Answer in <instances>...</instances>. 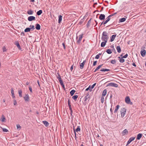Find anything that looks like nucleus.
<instances>
[{
	"label": "nucleus",
	"mask_w": 146,
	"mask_h": 146,
	"mask_svg": "<svg viewBox=\"0 0 146 146\" xmlns=\"http://www.w3.org/2000/svg\"><path fill=\"white\" fill-rule=\"evenodd\" d=\"M31 29L29 28H27L25 30V32H29L31 31Z\"/></svg>",
	"instance_id": "72a5a7b5"
},
{
	"label": "nucleus",
	"mask_w": 146,
	"mask_h": 146,
	"mask_svg": "<svg viewBox=\"0 0 146 146\" xmlns=\"http://www.w3.org/2000/svg\"><path fill=\"white\" fill-rule=\"evenodd\" d=\"M29 27L30 29H31V30L32 29V31H33V30H34L35 29V27L34 25H30L29 26Z\"/></svg>",
	"instance_id": "a19ab883"
},
{
	"label": "nucleus",
	"mask_w": 146,
	"mask_h": 146,
	"mask_svg": "<svg viewBox=\"0 0 146 146\" xmlns=\"http://www.w3.org/2000/svg\"><path fill=\"white\" fill-rule=\"evenodd\" d=\"M76 92V91L74 90H71L70 93V95L71 96H73L74 94V93Z\"/></svg>",
	"instance_id": "c85d7f7f"
},
{
	"label": "nucleus",
	"mask_w": 146,
	"mask_h": 146,
	"mask_svg": "<svg viewBox=\"0 0 146 146\" xmlns=\"http://www.w3.org/2000/svg\"><path fill=\"white\" fill-rule=\"evenodd\" d=\"M128 55L127 54H126L124 56H123L122 58H126L128 56Z\"/></svg>",
	"instance_id": "5fc2aeb1"
},
{
	"label": "nucleus",
	"mask_w": 146,
	"mask_h": 146,
	"mask_svg": "<svg viewBox=\"0 0 146 146\" xmlns=\"http://www.w3.org/2000/svg\"><path fill=\"white\" fill-rule=\"evenodd\" d=\"M107 41H106V40L105 41H104L102 42L101 44V46L102 47H104L105 46L106 43H107Z\"/></svg>",
	"instance_id": "b1692460"
},
{
	"label": "nucleus",
	"mask_w": 146,
	"mask_h": 146,
	"mask_svg": "<svg viewBox=\"0 0 146 146\" xmlns=\"http://www.w3.org/2000/svg\"><path fill=\"white\" fill-rule=\"evenodd\" d=\"M42 123L44 124L46 127H48L49 125V123L47 121H42Z\"/></svg>",
	"instance_id": "f3484780"
},
{
	"label": "nucleus",
	"mask_w": 146,
	"mask_h": 146,
	"mask_svg": "<svg viewBox=\"0 0 146 146\" xmlns=\"http://www.w3.org/2000/svg\"><path fill=\"white\" fill-rule=\"evenodd\" d=\"M83 34L80 35L79 36V38L78 40H77V42L78 44H79L81 42V41L82 38Z\"/></svg>",
	"instance_id": "9d476101"
},
{
	"label": "nucleus",
	"mask_w": 146,
	"mask_h": 146,
	"mask_svg": "<svg viewBox=\"0 0 146 146\" xmlns=\"http://www.w3.org/2000/svg\"><path fill=\"white\" fill-rule=\"evenodd\" d=\"M22 35L23 36H25V33H24L23 32L21 33V35Z\"/></svg>",
	"instance_id": "69168bd1"
},
{
	"label": "nucleus",
	"mask_w": 146,
	"mask_h": 146,
	"mask_svg": "<svg viewBox=\"0 0 146 146\" xmlns=\"http://www.w3.org/2000/svg\"><path fill=\"white\" fill-rule=\"evenodd\" d=\"M80 126H78L77 128L75 129V132L76 131L78 132L80 131Z\"/></svg>",
	"instance_id": "2f4dec72"
},
{
	"label": "nucleus",
	"mask_w": 146,
	"mask_h": 146,
	"mask_svg": "<svg viewBox=\"0 0 146 146\" xmlns=\"http://www.w3.org/2000/svg\"><path fill=\"white\" fill-rule=\"evenodd\" d=\"M33 11L31 10H29L27 11V14L29 15H33Z\"/></svg>",
	"instance_id": "cd10ccee"
},
{
	"label": "nucleus",
	"mask_w": 146,
	"mask_h": 146,
	"mask_svg": "<svg viewBox=\"0 0 146 146\" xmlns=\"http://www.w3.org/2000/svg\"><path fill=\"white\" fill-rule=\"evenodd\" d=\"M86 62V60H85L83 61V62H82L81 64H80V68L81 69H82L83 68L84 64H85Z\"/></svg>",
	"instance_id": "9b49d317"
},
{
	"label": "nucleus",
	"mask_w": 146,
	"mask_h": 146,
	"mask_svg": "<svg viewBox=\"0 0 146 146\" xmlns=\"http://www.w3.org/2000/svg\"><path fill=\"white\" fill-rule=\"evenodd\" d=\"M29 89L30 90V91L31 93H33L32 92V88L31 86H29Z\"/></svg>",
	"instance_id": "de8ad7c7"
},
{
	"label": "nucleus",
	"mask_w": 146,
	"mask_h": 146,
	"mask_svg": "<svg viewBox=\"0 0 146 146\" xmlns=\"http://www.w3.org/2000/svg\"><path fill=\"white\" fill-rule=\"evenodd\" d=\"M96 83H94V84H93L91 86V89H93L94 87V86H96Z\"/></svg>",
	"instance_id": "8fccbe9b"
},
{
	"label": "nucleus",
	"mask_w": 146,
	"mask_h": 146,
	"mask_svg": "<svg viewBox=\"0 0 146 146\" xmlns=\"http://www.w3.org/2000/svg\"><path fill=\"white\" fill-rule=\"evenodd\" d=\"M120 107V106L119 105H117V106L115 107V109L114 111V113H117V111L119 109V108Z\"/></svg>",
	"instance_id": "2eb2a0df"
},
{
	"label": "nucleus",
	"mask_w": 146,
	"mask_h": 146,
	"mask_svg": "<svg viewBox=\"0 0 146 146\" xmlns=\"http://www.w3.org/2000/svg\"><path fill=\"white\" fill-rule=\"evenodd\" d=\"M110 112H111V114H113V111L112 110V108H110Z\"/></svg>",
	"instance_id": "338daca9"
},
{
	"label": "nucleus",
	"mask_w": 146,
	"mask_h": 146,
	"mask_svg": "<svg viewBox=\"0 0 146 146\" xmlns=\"http://www.w3.org/2000/svg\"><path fill=\"white\" fill-rule=\"evenodd\" d=\"M105 16L104 14H101L99 17V19L101 20H104L105 19Z\"/></svg>",
	"instance_id": "1a4fd4ad"
},
{
	"label": "nucleus",
	"mask_w": 146,
	"mask_h": 146,
	"mask_svg": "<svg viewBox=\"0 0 146 146\" xmlns=\"http://www.w3.org/2000/svg\"><path fill=\"white\" fill-rule=\"evenodd\" d=\"M118 58L120 59L119 61L121 63H123L124 62L125 60L123 59V58H122V57L121 58L120 56H119Z\"/></svg>",
	"instance_id": "5701e85b"
},
{
	"label": "nucleus",
	"mask_w": 146,
	"mask_h": 146,
	"mask_svg": "<svg viewBox=\"0 0 146 146\" xmlns=\"http://www.w3.org/2000/svg\"><path fill=\"white\" fill-rule=\"evenodd\" d=\"M11 94L12 95H14V91L13 88H11Z\"/></svg>",
	"instance_id": "09e8293b"
},
{
	"label": "nucleus",
	"mask_w": 146,
	"mask_h": 146,
	"mask_svg": "<svg viewBox=\"0 0 146 146\" xmlns=\"http://www.w3.org/2000/svg\"><path fill=\"white\" fill-rule=\"evenodd\" d=\"M24 98L25 102H29L30 100L29 96L28 94H26Z\"/></svg>",
	"instance_id": "423d86ee"
},
{
	"label": "nucleus",
	"mask_w": 146,
	"mask_h": 146,
	"mask_svg": "<svg viewBox=\"0 0 146 146\" xmlns=\"http://www.w3.org/2000/svg\"><path fill=\"white\" fill-rule=\"evenodd\" d=\"M110 70V69H107L104 68H102L100 70V71H102V72H103V71H109Z\"/></svg>",
	"instance_id": "473e14b6"
},
{
	"label": "nucleus",
	"mask_w": 146,
	"mask_h": 146,
	"mask_svg": "<svg viewBox=\"0 0 146 146\" xmlns=\"http://www.w3.org/2000/svg\"><path fill=\"white\" fill-rule=\"evenodd\" d=\"M35 28L37 30H40V25L38 23L36 24L35 25Z\"/></svg>",
	"instance_id": "dca6fc26"
},
{
	"label": "nucleus",
	"mask_w": 146,
	"mask_h": 146,
	"mask_svg": "<svg viewBox=\"0 0 146 146\" xmlns=\"http://www.w3.org/2000/svg\"><path fill=\"white\" fill-rule=\"evenodd\" d=\"M111 50L110 49H108L106 51V52L108 54H111L112 53V52L111 51Z\"/></svg>",
	"instance_id": "f704fd0d"
},
{
	"label": "nucleus",
	"mask_w": 146,
	"mask_h": 146,
	"mask_svg": "<svg viewBox=\"0 0 146 146\" xmlns=\"http://www.w3.org/2000/svg\"><path fill=\"white\" fill-rule=\"evenodd\" d=\"M100 56L98 54L95 57V58L96 59H98L99 58Z\"/></svg>",
	"instance_id": "bf43d9fd"
},
{
	"label": "nucleus",
	"mask_w": 146,
	"mask_h": 146,
	"mask_svg": "<svg viewBox=\"0 0 146 146\" xmlns=\"http://www.w3.org/2000/svg\"><path fill=\"white\" fill-rule=\"evenodd\" d=\"M0 127L2 129V130H3V132H7L8 131V130L7 129H6V128H2L0 126Z\"/></svg>",
	"instance_id": "4c0bfd02"
},
{
	"label": "nucleus",
	"mask_w": 146,
	"mask_h": 146,
	"mask_svg": "<svg viewBox=\"0 0 146 146\" xmlns=\"http://www.w3.org/2000/svg\"><path fill=\"white\" fill-rule=\"evenodd\" d=\"M62 16L61 15H60L58 16V23H60L62 21Z\"/></svg>",
	"instance_id": "393cba45"
},
{
	"label": "nucleus",
	"mask_w": 146,
	"mask_h": 146,
	"mask_svg": "<svg viewBox=\"0 0 146 146\" xmlns=\"http://www.w3.org/2000/svg\"><path fill=\"white\" fill-rule=\"evenodd\" d=\"M126 109L124 108H121L120 110V112L121 114V117L123 118L125 116L126 113Z\"/></svg>",
	"instance_id": "f257e3e1"
},
{
	"label": "nucleus",
	"mask_w": 146,
	"mask_h": 146,
	"mask_svg": "<svg viewBox=\"0 0 146 146\" xmlns=\"http://www.w3.org/2000/svg\"><path fill=\"white\" fill-rule=\"evenodd\" d=\"M62 86V87L63 88V89L64 90H65V86H64V84H63L62 85H61Z\"/></svg>",
	"instance_id": "e2e57ef3"
},
{
	"label": "nucleus",
	"mask_w": 146,
	"mask_h": 146,
	"mask_svg": "<svg viewBox=\"0 0 146 146\" xmlns=\"http://www.w3.org/2000/svg\"><path fill=\"white\" fill-rule=\"evenodd\" d=\"M68 104H71L70 100L69 99L68 100Z\"/></svg>",
	"instance_id": "774afa93"
},
{
	"label": "nucleus",
	"mask_w": 146,
	"mask_h": 146,
	"mask_svg": "<svg viewBox=\"0 0 146 146\" xmlns=\"http://www.w3.org/2000/svg\"><path fill=\"white\" fill-rule=\"evenodd\" d=\"M17 129H19V128L20 129H21V127L20 125L19 124L17 125Z\"/></svg>",
	"instance_id": "4d7b16f0"
},
{
	"label": "nucleus",
	"mask_w": 146,
	"mask_h": 146,
	"mask_svg": "<svg viewBox=\"0 0 146 146\" xmlns=\"http://www.w3.org/2000/svg\"><path fill=\"white\" fill-rule=\"evenodd\" d=\"M116 14H117V13H115L113 14L110 15H109V16H110V17H111L113 16H114Z\"/></svg>",
	"instance_id": "13d9d810"
},
{
	"label": "nucleus",
	"mask_w": 146,
	"mask_h": 146,
	"mask_svg": "<svg viewBox=\"0 0 146 146\" xmlns=\"http://www.w3.org/2000/svg\"><path fill=\"white\" fill-rule=\"evenodd\" d=\"M88 94L87 96L84 97V101H86L88 98H89V96L88 93H87Z\"/></svg>",
	"instance_id": "e433bc0d"
},
{
	"label": "nucleus",
	"mask_w": 146,
	"mask_h": 146,
	"mask_svg": "<svg viewBox=\"0 0 146 146\" xmlns=\"http://www.w3.org/2000/svg\"><path fill=\"white\" fill-rule=\"evenodd\" d=\"M28 20L29 21H31L36 20L35 17L33 16H30L28 17Z\"/></svg>",
	"instance_id": "20e7f679"
},
{
	"label": "nucleus",
	"mask_w": 146,
	"mask_h": 146,
	"mask_svg": "<svg viewBox=\"0 0 146 146\" xmlns=\"http://www.w3.org/2000/svg\"><path fill=\"white\" fill-rule=\"evenodd\" d=\"M59 80V82H60V84L61 85H62V84H64L63 83V82L62 81V79L60 80Z\"/></svg>",
	"instance_id": "864d4df0"
},
{
	"label": "nucleus",
	"mask_w": 146,
	"mask_h": 146,
	"mask_svg": "<svg viewBox=\"0 0 146 146\" xmlns=\"http://www.w3.org/2000/svg\"><path fill=\"white\" fill-rule=\"evenodd\" d=\"M116 36V35H112L111 37H110L111 38L110 41L112 42L114 41Z\"/></svg>",
	"instance_id": "4468645a"
},
{
	"label": "nucleus",
	"mask_w": 146,
	"mask_h": 146,
	"mask_svg": "<svg viewBox=\"0 0 146 146\" xmlns=\"http://www.w3.org/2000/svg\"><path fill=\"white\" fill-rule=\"evenodd\" d=\"M141 54L142 57H144L146 54V50H141Z\"/></svg>",
	"instance_id": "f8f14e48"
},
{
	"label": "nucleus",
	"mask_w": 146,
	"mask_h": 146,
	"mask_svg": "<svg viewBox=\"0 0 146 146\" xmlns=\"http://www.w3.org/2000/svg\"><path fill=\"white\" fill-rule=\"evenodd\" d=\"M116 49L117 50V52L118 53H120L121 51V50L120 46H117L116 47Z\"/></svg>",
	"instance_id": "a878e982"
},
{
	"label": "nucleus",
	"mask_w": 146,
	"mask_h": 146,
	"mask_svg": "<svg viewBox=\"0 0 146 146\" xmlns=\"http://www.w3.org/2000/svg\"><path fill=\"white\" fill-rule=\"evenodd\" d=\"M116 61L115 60H112L111 61V63L113 64H114L116 63Z\"/></svg>",
	"instance_id": "a18cd8bd"
},
{
	"label": "nucleus",
	"mask_w": 146,
	"mask_h": 146,
	"mask_svg": "<svg viewBox=\"0 0 146 146\" xmlns=\"http://www.w3.org/2000/svg\"><path fill=\"white\" fill-rule=\"evenodd\" d=\"M110 16H108V17L107 18V20L108 21H109L110 20Z\"/></svg>",
	"instance_id": "680f3d73"
},
{
	"label": "nucleus",
	"mask_w": 146,
	"mask_h": 146,
	"mask_svg": "<svg viewBox=\"0 0 146 146\" xmlns=\"http://www.w3.org/2000/svg\"><path fill=\"white\" fill-rule=\"evenodd\" d=\"M6 118L5 116L2 115L1 116V117L0 119V121L2 122H5L6 121Z\"/></svg>",
	"instance_id": "ddd939ff"
},
{
	"label": "nucleus",
	"mask_w": 146,
	"mask_h": 146,
	"mask_svg": "<svg viewBox=\"0 0 146 146\" xmlns=\"http://www.w3.org/2000/svg\"><path fill=\"white\" fill-rule=\"evenodd\" d=\"M91 87L90 86H89L86 89L85 91H88L89 90L90 91H91L92 90V89H91Z\"/></svg>",
	"instance_id": "37998d69"
},
{
	"label": "nucleus",
	"mask_w": 146,
	"mask_h": 146,
	"mask_svg": "<svg viewBox=\"0 0 146 146\" xmlns=\"http://www.w3.org/2000/svg\"><path fill=\"white\" fill-rule=\"evenodd\" d=\"M128 133V131L127 129H124L121 133L123 135H124L126 134H127Z\"/></svg>",
	"instance_id": "6ab92c4d"
},
{
	"label": "nucleus",
	"mask_w": 146,
	"mask_h": 146,
	"mask_svg": "<svg viewBox=\"0 0 146 146\" xmlns=\"http://www.w3.org/2000/svg\"><path fill=\"white\" fill-rule=\"evenodd\" d=\"M125 101L126 103L131 105L133 104V102H131L130 98L129 96H127L125 98Z\"/></svg>",
	"instance_id": "f03ea898"
},
{
	"label": "nucleus",
	"mask_w": 146,
	"mask_h": 146,
	"mask_svg": "<svg viewBox=\"0 0 146 146\" xmlns=\"http://www.w3.org/2000/svg\"><path fill=\"white\" fill-rule=\"evenodd\" d=\"M97 61H94L93 62V66H96L97 64Z\"/></svg>",
	"instance_id": "603ef678"
},
{
	"label": "nucleus",
	"mask_w": 146,
	"mask_h": 146,
	"mask_svg": "<svg viewBox=\"0 0 146 146\" xmlns=\"http://www.w3.org/2000/svg\"><path fill=\"white\" fill-rule=\"evenodd\" d=\"M3 52H5L7 51L6 47L4 46L3 48Z\"/></svg>",
	"instance_id": "49530a36"
},
{
	"label": "nucleus",
	"mask_w": 146,
	"mask_h": 146,
	"mask_svg": "<svg viewBox=\"0 0 146 146\" xmlns=\"http://www.w3.org/2000/svg\"><path fill=\"white\" fill-rule=\"evenodd\" d=\"M109 38H105L103 36H102L101 38V39L102 41H105L106 40V41H107L108 39Z\"/></svg>",
	"instance_id": "c9c22d12"
},
{
	"label": "nucleus",
	"mask_w": 146,
	"mask_h": 146,
	"mask_svg": "<svg viewBox=\"0 0 146 146\" xmlns=\"http://www.w3.org/2000/svg\"><path fill=\"white\" fill-rule=\"evenodd\" d=\"M57 74H58V76H57V78L58 80L62 79L61 76H60V75L59 74V73L58 72Z\"/></svg>",
	"instance_id": "ea45409f"
},
{
	"label": "nucleus",
	"mask_w": 146,
	"mask_h": 146,
	"mask_svg": "<svg viewBox=\"0 0 146 146\" xmlns=\"http://www.w3.org/2000/svg\"><path fill=\"white\" fill-rule=\"evenodd\" d=\"M142 136V134L141 133H139L137 135V139L139 140L140 139Z\"/></svg>",
	"instance_id": "a211bd4d"
},
{
	"label": "nucleus",
	"mask_w": 146,
	"mask_h": 146,
	"mask_svg": "<svg viewBox=\"0 0 146 146\" xmlns=\"http://www.w3.org/2000/svg\"><path fill=\"white\" fill-rule=\"evenodd\" d=\"M92 19L91 18L88 21V22L87 23V24H86V26L87 27H89L90 26V24L91 23V21Z\"/></svg>",
	"instance_id": "c756f323"
},
{
	"label": "nucleus",
	"mask_w": 146,
	"mask_h": 146,
	"mask_svg": "<svg viewBox=\"0 0 146 146\" xmlns=\"http://www.w3.org/2000/svg\"><path fill=\"white\" fill-rule=\"evenodd\" d=\"M78 98V96L77 95H74L72 96V98L74 100L76 101V100Z\"/></svg>",
	"instance_id": "58836bf2"
},
{
	"label": "nucleus",
	"mask_w": 146,
	"mask_h": 146,
	"mask_svg": "<svg viewBox=\"0 0 146 146\" xmlns=\"http://www.w3.org/2000/svg\"><path fill=\"white\" fill-rule=\"evenodd\" d=\"M113 86L114 87L116 88H117L118 87V85L117 84L113 82H111L109 83L107 85V86Z\"/></svg>",
	"instance_id": "7ed1b4c3"
},
{
	"label": "nucleus",
	"mask_w": 146,
	"mask_h": 146,
	"mask_svg": "<svg viewBox=\"0 0 146 146\" xmlns=\"http://www.w3.org/2000/svg\"><path fill=\"white\" fill-rule=\"evenodd\" d=\"M107 93V90L105 89L103 91L102 93V96L104 97L105 96Z\"/></svg>",
	"instance_id": "aec40b11"
},
{
	"label": "nucleus",
	"mask_w": 146,
	"mask_h": 146,
	"mask_svg": "<svg viewBox=\"0 0 146 146\" xmlns=\"http://www.w3.org/2000/svg\"><path fill=\"white\" fill-rule=\"evenodd\" d=\"M18 93L20 97H22V92L21 90H19L18 91Z\"/></svg>",
	"instance_id": "4be33fe9"
},
{
	"label": "nucleus",
	"mask_w": 146,
	"mask_h": 146,
	"mask_svg": "<svg viewBox=\"0 0 146 146\" xmlns=\"http://www.w3.org/2000/svg\"><path fill=\"white\" fill-rule=\"evenodd\" d=\"M42 13V10H40L38 11L36 13V14L37 15L39 16L41 15Z\"/></svg>",
	"instance_id": "bb28decb"
},
{
	"label": "nucleus",
	"mask_w": 146,
	"mask_h": 146,
	"mask_svg": "<svg viewBox=\"0 0 146 146\" xmlns=\"http://www.w3.org/2000/svg\"><path fill=\"white\" fill-rule=\"evenodd\" d=\"M109 21L107 20H106L104 22L103 25H105Z\"/></svg>",
	"instance_id": "052dcab7"
},
{
	"label": "nucleus",
	"mask_w": 146,
	"mask_h": 146,
	"mask_svg": "<svg viewBox=\"0 0 146 146\" xmlns=\"http://www.w3.org/2000/svg\"><path fill=\"white\" fill-rule=\"evenodd\" d=\"M104 97L102 96L101 98V101L102 103H103L104 102Z\"/></svg>",
	"instance_id": "c03bdc74"
},
{
	"label": "nucleus",
	"mask_w": 146,
	"mask_h": 146,
	"mask_svg": "<svg viewBox=\"0 0 146 146\" xmlns=\"http://www.w3.org/2000/svg\"><path fill=\"white\" fill-rule=\"evenodd\" d=\"M62 45L63 47L64 48V50H65L66 49V45H65V42H64L62 43Z\"/></svg>",
	"instance_id": "3c124183"
},
{
	"label": "nucleus",
	"mask_w": 146,
	"mask_h": 146,
	"mask_svg": "<svg viewBox=\"0 0 146 146\" xmlns=\"http://www.w3.org/2000/svg\"><path fill=\"white\" fill-rule=\"evenodd\" d=\"M73 130H74V133L75 138L76 139V132H75V126L74 125H73Z\"/></svg>",
	"instance_id": "79ce46f5"
},
{
	"label": "nucleus",
	"mask_w": 146,
	"mask_h": 146,
	"mask_svg": "<svg viewBox=\"0 0 146 146\" xmlns=\"http://www.w3.org/2000/svg\"><path fill=\"white\" fill-rule=\"evenodd\" d=\"M135 137H130L128 141L127 142V145H129L130 143L132 141L134 140L135 139Z\"/></svg>",
	"instance_id": "0eeeda50"
},
{
	"label": "nucleus",
	"mask_w": 146,
	"mask_h": 146,
	"mask_svg": "<svg viewBox=\"0 0 146 146\" xmlns=\"http://www.w3.org/2000/svg\"><path fill=\"white\" fill-rule=\"evenodd\" d=\"M102 36H103L104 37L109 38L108 33L106 31L103 32Z\"/></svg>",
	"instance_id": "6e6552de"
},
{
	"label": "nucleus",
	"mask_w": 146,
	"mask_h": 146,
	"mask_svg": "<svg viewBox=\"0 0 146 146\" xmlns=\"http://www.w3.org/2000/svg\"><path fill=\"white\" fill-rule=\"evenodd\" d=\"M13 104L14 105H16L17 104V102L16 100H14Z\"/></svg>",
	"instance_id": "6e6d98bb"
},
{
	"label": "nucleus",
	"mask_w": 146,
	"mask_h": 146,
	"mask_svg": "<svg viewBox=\"0 0 146 146\" xmlns=\"http://www.w3.org/2000/svg\"><path fill=\"white\" fill-rule=\"evenodd\" d=\"M103 65V64H102L98 66V67L96 68L95 70L94 71V72H96L97 70H99L102 66Z\"/></svg>",
	"instance_id": "412c9836"
},
{
	"label": "nucleus",
	"mask_w": 146,
	"mask_h": 146,
	"mask_svg": "<svg viewBox=\"0 0 146 146\" xmlns=\"http://www.w3.org/2000/svg\"><path fill=\"white\" fill-rule=\"evenodd\" d=\"M73 69V65H72L71 66V67H70V70H71V71H72Z\"/></svg>",
	"instance_id": "0e129e2a"
},
{
	"label": "nucleus",
	"mask_w": 146,
	"mask_h": 146,
	"mask_svg": "<svg viewBox=\"0 0 146 146\" xmlns=\"http://www.w3.org/2000/svg\"><path fill=\"white\" fill-rule=\"evenodd\" d=\"M14 44L17 46V47L19 50H21V48L18 41H15L14 42Z\"/></svg>",
	"instance_id": "39448f33"
},
{
	"label": "nucleus",
	"mask_w": 146,
	"mask_h": 146,
	"mask_svg": "<svg viewBox=\"0 0 146 146\" xmlns=\"http://www.w3.org/2000/svg\"><path fill=\"white\" fill-rule=\"evenodd\" d=\"M126 20V18H122L119 19V22H123Z\"/></svg>",
	"instance_id": "7c9ffc66"
}]
</instances>
